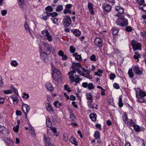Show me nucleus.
I'll return each instance as SVG.
<instances>
[{"instance_id":"obj_47","label":"nucleus","mask_w":146,"mask_h":146,"mask_svg":"<svg viewBox=\"0 0 146 146\" xmlns=\"http://www.w3.org/2000/svg\"><path fill=\"white\" fill-rule=\"evenodd\" d=\"M23 98H25V99H28L29 97V95L28 94H26L24 93L23 94Z\"/></svg>"},{"instance_id":"obj_15","label":"nucleus","mask_w":146,"mask_h":146,"mask_svg":"<svg viewBox=\"0 0 146 146\" xmlns=\"http://www.w3.org/2000/svg\"><path fill=\"white\" fill-rule=\"evenodd\" d=\"M90 117L93 121H95L96 119L97 115L95 113H91L90 115Z\"/></svg>"},{"instance_id":"obj_29","label":"nucleus","mask_w":146,"mask_h":146,"mask_svg":"<svg viewBox=\"0 0 146 146\" xmlns=\"http://www.w3.org/2000/svg\"><path fill=\"white\" fill-rule=\"evenodd\" d=\"M96 139H99L100 138V135L99 133L97 131H95L94 135Z\"/></svg>"},{"instance_id":"obj_41","label":"nucleus","mask_w":146,"mask_h":146,"mask_svg":"<svg viewBox=\"0 0 146 146\" xmlns=\"http://www.w3.org/2000/svg\"><path fill=\"white\" fill-rule=\"evenodd\" d=\"M123 121L125 123H127L128 122V118L126 115H125L124 117H123Z\"/></svg>"},{"instance_id":"obj_61","label":"nucleus","mask_w":146,"mask_h":146,"mask_svg":"<svg viewBox=\"0 0 146 146\" xmlns=\"http://www.w3.org/2000/svg\"><path fill=\"white\" fill-rule=\"evenodd\" d=\"M7 13V11L6 10H3L1 11V14L3 16L5 15Z\"/></svg>"},{"instance_id":"obj_20","label":"nucleus","mask_w":146,"mask_h":146,"mask_svg":"<svg viewBox=\"0 0 146 146\" xmlns=\"http://www.w3.org/2000/svg\"><path fill=\"white\" fill-rule=\"evenodd\" d=\"M46 88L50 91H52L53 90V88L50 83H47L45 85Z\"/></svg>"},{"instance_id":"obj_22","label":"nucleus","mask_w":146,"mask_h":146,"mask_svg":"<svg viewBox=\"0 0 146 146\" xmlns=\"http://www.w3.org/2000/svg\"><path fill=\"white\" fill-rule=\"evenodd\" d=\"M112 33L113 35H116L118 32L119 29L118 28L114 27L112 28Z\"/></svg>"},{"instance_id":"obj_37","label":"nucleus","mask_w":146,"mask_h":146,"mask_svg":"<svg viewBox=\"0 0 146 146\" xmlns=\"http://www.w3.org/2000/svg\"><path fill=\"white\" fill-rule=\"evenodd\" d=\"M70 50L72 53H74L75 51V49L73 46H71L70 47Z\"/></svg>"},{"instance_id":"obj_5","label":"nucleus","mask_w":146,"mask_h":146,"mask_svg":"<svg viewBox=\"0 0 146 146\" xmlns=\"http://www.w3.org/2000/svg\"><path fill=\"white\" fill-rule=\"evenodd\" d=\"M94 42L95 45L99 48L102 46V41L100 38L98 37L96 38L94 41Z\"/></svg>"},{"instance_id":"obj_39","label":"nucleus","mask_w":146,"mask_h":146,"mask_svg":"<svg viewBox=\"0 0 146 146\" xmlns=\"http://www.w3.org/2000/svg\"><path fill=\"white\" fill-rule=\"evenodd\" d=\"M96 56L94 54L92 55L90 58V60L92 61H96Z\"/></svg>"},{"instance_id":"obj_53","label":"nucleus","mask_w":146,"mask_h":146,"mask_svg":"<svg viewBox=\"0 0 146 146\" xmlns=\"http://www.w3.org/2000/svg\"><path fill=\"white\" fill-rule=\"evenodd\" d=\"M18 2L19 3V5H21V6L20 7H22V5H23L24 4V0H18Z\"/></svg>"},{"instance_id":"obj_56","label":"nucleus","mask_w":146,"mask_h":146,"mask_svg":"<svg viewBox=\"0 0 146 146\" xmlns=\"http://www.w3.org/2000/svg\"><path fill=\"white\" fill-rule=\"evenodd\" d=\"M50 16L52 17H55L56 16L58 15V13L56 12L51 13L50 14Z\"/></svg>"},{"instance_id":"obj_24","label":"nucleus","mask_w":146,"mask_h":146,"mask_svg":"<svg viewBox=\"0 0 146 146\" xmlns=\"http://www.w3.org/2000/svg\"><path fill=\"white\" fill-rule=\"evenodd\" d=\"M138 7L139 9L142 10L143 11L146 12V5L143 4V5H139Z\"/></svg>"},{"instance_id":"obj_51","label":"nucleus","mask_w":146,"mask_h":146,"mask_svg":"<svg viewBox=\"0 0 146 146\" xmlns=\"http://www.w3.org/2000/svg\"><path fill=\"white\" fill-rule=\"evenodd\" d=\"M82 76L89 79L92 78V76L89 74H87L84 73Z\"/></svg>"},{"instance_id":"obj_59","label":"nucleus","mask_w":146,"mask_h":146,"mask_svg":"<svg viewBox=\"0 0 146 146\" xmlns=\"http://www.w3.org/2000/svg\"><path fill=\"white\" fill-rule=\"evenodd\" d=\"M80 80H81L82 79L79 78H77L75 79L74 78V81L76 83H78L79 82Z\"/></svg>"},{"instance_id":"obj_27","label":"nucleus","mask_w":146,"mask_h":146,"mask_svg":"<svg viewBox=\"0 0 146 146\" xmlns=\"http://www.w3.org/2000/svg\"><path fill=\"white\" fill-rule=\"evenodd\" d=\"M40 57L41 58L43 59L44 58L48 57V56L45 52H43L41 53Z\"/></svg>"},{"instance_id":"obj_38","label":"nucleus","mask_w":146,"mask_h":146,"mask_svg":"<svg viewBox=\"0 0 146 146\" xmlns=\"http://www.w3.org/2000/svg\"><path fill=\"white\" fill-rule=\"evenodd\" d=\"M136 1L137 3L139 5H143L144 3V0H137Z\"/></svg>"},{"instance_id":"obj_50","label":"nucleus","mask_w":146,"mask_h":146,"mask_svg":"<svg viewBox=\"0 0 146 146\" xmlns=\"http://www.w3.org/2000/svg\"><path fill=\"white\" fill-rule=\"evenodd\" d=\"M69 78L70 80L71 83H73L74 80V76L73 75H70Z\"/></svg>"},{"instance_id":"obj_48","label":"nucleus","mask_w":146,"mask_h":146,"mask_svg":"<svg viewBox=\"0 0 146 146\" xmlns=\"http://www.w3.org/2000/svg\"><path fill=\"white\" fill-rule=\"evenodd\" d=\"M70 119H72V120L73 121H74L76 120V117L73 114H72L70 115Z\"/></svg>"},{"instance_id":"obj_43","label":"nucleus","mask_w":146,"mask_h":146,"mask_svg":"<svg viewBox=\"0 0 146 146\" xmlns=\"http://www.w3.org/2000/svg\"><path fill=\"white\" fill-rule=\"evenodd\" d=\"M45 10L47 11H48L50 12H52L53 11V9L51 7L48 6L45 8Z\"/></svg>"},{"instance_id":"obj_6","label":"nucleus","mask_w":146,"mask_h":146,"mask_svg":"<svg viewBox=\"0 0 146 146\" xmlns=\"http://www.w3.org/2000/svg\"><path fill=\"white\" fill-rule=\"evenodd\" d=\"M43 46L46 48L48 51L51 52L52 50L54 51V48L51 45L48 44L47 42H44L43 43Z\"/></svg>"},{"instance_id":"obj_52","label":"nucleus","mask_w":146,"mask_h":146,"mask_svg":"<svg viewBox=\"0 0 146 146\" xmlns=\"http://www.w3.org/2000/svg\"><path fill=\"white\" fill-rule=\"evenodd\" d=\"M75 70L79 74L82 75H83L84 73L82 72L80 69L78 68H75Z\"/></svg>"},{"instance_id":"obj_18","label":"nucleus","mask_w":146,"mask_h":146,"mask_svg":"<svg viewBox=\"0 0 146 146\" xmlns=\"http://www.w3.org/2000/svg\"><path fill=\"white\" fill-rule=\"evenodd\" d=\"M72 31L74 35L76 36H79L80 34V31L78 29L72 30Z\"/></svg>"},{"instance_id":"obj_8","label":"nucleus","mask_w":146,"mask_h":146,"mask_svg":"<svg viewBox=\"0 0 146 146\" xmlns=\"http://www.w3.org/2000/svg\"><path fill=\"white\" fill-rule=\"evenodd\" d=\"M102 8L106 11H109L111 8L110 5L106 3H103V4Z\"/></svg>"},{"instance_id":"obj_30","label":"nucleus","mask_w":146,"mask_h":146,"mask_svg":"<svg viewBox=\"0 0 146 146\" xmlns=\"http://www.w3.org/2000/svg\"><path fill=\"white\" fill-rule=\"evenodd\" d=\"M128 74L129 76L132 78L134 76V74L132 72V69H129L128 72Z\"/></svg>"},{"instance_id":"obj_31","label":"nucleus","mask_w":146,"mask_h":146,"mask_svg":"<svg viewBox=\"0 0 146 146\" xmlns=\"http://www.w3.org/2000/svg\"><path fill=\"white\" fill-rule=\"evenodd\" d=\"M118 105L119 106L120 108L122 107L123 106V104L122 102V99L121 96L119 97V98Z\"/></svg>"},{"instance_id":"obj_33","label":"nucleus","mask_w":146,"mask_h":146,"mask_svg":"<svg viewBox=\"0 0 146 146\" xmlns=\"http://www.w3.org/2000/svg\"><path fill=\"white\" fill-rule=\"evenodd\" d=\"M12 98L13 100L14 104H17L18 102L17 98L15 97H13Z\"/></svg>"},{"instance_id":"obj_46","label":"nucleus","mask_w":146,"mask_h":146,"mask_svg":"<svg viewBox=\"0 0 146 146\" xmlns=\"http://www.w3.org/2000/svg\"><path fill=\"white\" fill-rule=\"evenodd\" d=\"M75 58L79 61H81L82 60L81 56L80 55H76L75 57Z\"/></svg>"},{"instance_id":"obj_32","label":"nucleus","mask_w":146,"mask_h":146,"mask_svg":"<svg viewBox=\"0 0 146 146\" xmlns=\"http://www.w3.org/2000/svg\"><path fill=\"white\" fill-rule=\"evenodd\" d=\"M30 132L33 136L35 137V136L36 134L34 131V129L33 128H31L30 129Z\"/></svg>"},{"instance_id":"obj_9","label":"nucleus","mask_w":146,"mask_h":146,"mask_svg":"<svg viewBox=\"0 0 146 146\" xmlns=\"http://www.w3.org/2000/svg\"><path fill=\"white\" fill-rule=\"evenodd\" d=\"M133 71L138 75H140L142 74L141 71L140 70L139 68L137 66H135L134 67Z\"/></svg>"},{"instance_id":"obj_21","label":"nucleus","mask_w":146,"mask_h":146,"mask_svg":"<svg viewBox=\"0 0 146 146\" xmlns=\"http://www.w3.org/2000/svg\"><path fill=\"white\" fill-rule=\"evenodd\" d=\"M44 139L46 140V146H53L50 143L49 140L50 139L47 137H46L45 135H44Z\"/></svg>"},{"instance_id":"obj_42","label":"nucleus","mask_w":146,"mask_h":146,"mask_svg":"<svg viewBox=\"0 0 146 146\" xmlns=\"http://www.w3.org/2000/svg\"><path fill=\"white\" fill-rule=\"evenodd\" d=\"M115 74L113 73H111L110 75V78L111 80H113L115 77Z\"/></svg>"},{"instance_id":"obj_34","label":"nucleus","mask_w":146,"mask_h":146,"mask_svg":"<svg viewBox=\"0 0 146 146\" xmlns=\"http://www.w3.org/2000/svg\"><path fill=\"white\" fill-rule=\"evenodd\" d=\"M63 8V6L62 5H60L57 7L56 11L57 12L60 11H62Z\"/></svg>"},{"instance_id":"obj_63","label":"nucleus","mask_w":146,"mask_h":146,"mask_svg":"<svg viewBox=\"0 0 146 146\" xmlns=\"http://www.w3.org/2000/svg\"><path fill=\"white\" fill-rule=\"evenodd\" d=\"M16 113L17 115H21L22 114L21 112L19 110H17Z\"/></svg>"},{"instance_id":"obj_58","label":"nucleus","mask_w":146,"mask_h":146,"mask_svg":"<svg viewBox=\"0 0 146 146\" xmlns=\"http://www.w3.org/2000/svg\"><path fill=\"white\" fill-rule=\"evenodd\" d=\"M72 5L71 4H68L66 5L65 8L66 9H70L72 7Z\"/></svg>"},{"instance_id":"obj_35","label":"nucleus","mask_w":146,"mask_h":146,"mask_svg":"<svg viewBox=\"0 0 146 146\" xmlns=\"http://www.w3.org/2000/svg\"><path fill=\"white\" fill-rule=\"evenodd\" d=\"M88 89L90 90L93 89L94 88V86L92 83H90L88 84Z\"/></svg>"},{"instance_id":"obj_12","label":"nucleus","mask_w":146,"mask_h":146,"mask_svg":"<svg viewBox=\"0 0 146 146\" xmlns=\"http://www.w3.org/2000/svg\"><path fill=\"white\" fill-rule=\"evenodd\" d=\"M46 125L48 127H51L52 125V123L49 117H47L46 118Z\"/></svg>"},{"instance_id":"obj_26","label":"nucleus","mask_w":146,"mask_h":146,"mask_svg":"<svg viewBox=\"0 0 146 146\" xmlns=\"http://www.w3.org/2000/svg\"><path fill=\"white\" fill-rule=\"evenodd\" d=\"M53 104L54 106L58 108H60L61 105V103H59L58 101H56L54 102Z\"/></svg>"},{"instance_id":"obj_54","label":"nucleus","mask_w":146,"mask_h":146,"mask_svg":"<svg viewBox=\"0 0 146 146\" xmlns=\"http://www.w3.org/2000/svg\"><path fill=\"white\" fill-rule=\"evenodd\" d=\"M64 88L65 90H67L68 92H71V90L70 89H68L69 88V87L68 85H66L64 86Z\"/></svg>"},{"instance_id":"obj_49","label":"nucleus","mask_w":146,"mask_h":146,"mask_svg":"<svg viewBox=\"0 0 146 146\" xmlns=\"http://www.w3.org/2000/svg\"><path fill=\"white\" fill-rule=\"evenodd\" d=\"M88 106L90 108H92V109L96 108V109H98V108L97 107H94V105L93 104L90 103V104H88Z\"/></svg>"},{"instance_id":"obj_55","label":"nucleus","mask_w":146,"mask_h":146,"mask_svg":"<svg viewBox=\"0 0 146 146\" xmlns=\"http://www.w3.org/2000/svg\"><path fill=\"white\" fill-rule=\"evenodd\" d=\"M113 86L114 88L117 89H119V85L115 83L113 84Z\"/></svg>"},{"instance_id":"obj_23","label":"nucleus","mask_w":146,"mask_h":146,"mask_svg":"<svg viewBox=\"0 0 146 146\" xmlns=\"http://www.w3.org/2000/svg\"><path fill=\"white\" fill-rule=\"evenodd\" d=\"M70 141L73 144L76 146L78 145V143L76 141V139L74 137H71L70 139Z\"/></svg>"},{"instance_id":"obj_17","label":"nucleus","mask_w":146,"mask_h":146,"mask_svg":"<svg viewBox=\"0 0 146 146\" xmlns=\"http://www.w3.org/2000/svg\"><path fill=\"white\" fill-rule=\"evenodd\" d=\"M136 97L137 98V101L139 103H143L144 102V99L142 98L139 97L138 94V92L136 91Z\"/></svg>"},{"instance_id":"obj_28","label":"nucleus","mask_w":146,"mask_h":146,"mask_svg":"<svg viewBox=\"0 0 146 146\" xmlns=\"http://www.w3.org/2000/svg\"><path fill=\"white\" fill-rule=\"evenodd\" d=\"M133 127L134 128V129L135 131L137 132L139 131L140 130V127L139 126L137 125H133Z\"/></svg>"},{"instance_id":"obj_11","label":"nucleus","mask_w":146,"mask_h":146,"mask_svg":"<svg viewBox=\"0 0 146 146\" xmlns=\"http://www.w3.org/2000/svg\"><path fill=\"white\" fill-rule=\"evenodd\" d=\"M88 7L89 9V11L91 14L92 15H94V12L93 11L94 9L92 4V3L90 2L88 3Z\"/></svg>"},{"instance_id":"obj_16","label":"nucleus","mask_w":146,"mask_h":146,"mask_svg":"<svg viewBox=\"0 0 146 146\" xmlns=\"http://www.w3.org/2000/svg\"><path fill=\"white\" fill-rule=\"evenodd\" d=\"M46 36V39L49 42H51L52 41V36L50 35V33L49 32H47V34L45 35Z\"/></svg>"},{"instance_id":"obj_19","label":"nucleus","mask_w":146,"mask_h":146,"mask_svg":"<svg viewBox=\"0 0 146 146\" xmlns=\"http://www.w3.org/2000/svg\"><path fill=\"white\" fill-rule=\"evenodd\" d=\"M76 66H78L79 68H81V67L82 66L80 65V63H72V67L73 70Z\"/></svg>"},{"instance_id":"obj_57","label":"nucleus","mask_w":146,"mask_h":146,"mask_svg":"<svg viewBox=\"0 0 146 146\" xmlns=\"http://www.w3.org/2000/svg\"><path fill=\"white\" fill-rule=\"evenodd\" d=\"M125 29L126 31L128 32L131 31L132 30L130 26L126 27Z\"/></svg>"},{"instance_id":"obj_2","label":"nucleus","mask_w":146,"mask_h":146,"mask_svg":"<svg viewBox=\"0 0 146 146\" xmlns=\"http://www.w3.org/2000/svg\"><path fill=\"white\" fill-rule=\"evenodd\" d=\"M116 23L118 25L122 27H125L128 25V20L123 16H121L117 19Z\"/></svg>"},{"instance_id":"obj_25","label":"nucleus","mask_w":146,"mask_h":146,"mask_svg":"<svg viewBox=\"0 0 146 146\" xmlns=\"http://www.w3.org/2000/svg\"><path fill=\"white\" fill-rule=\"evenodd\" d=\"M86 96L87 99L88 100H90L91 102H93L92 95L90 93H88L86 94Z\"/></svg>"},{"instance_id":"obj_64","label":"nucleus","mask_w":146,"mask_h":146,"mask_svg":"<svg viewBox=\"0 0 146 146\" xmlns=\"http://www.w3.org/2000/svg\"><path fill=\"white\" fill-rule=\"evenodd\" d=\"M70 99L71 100H74L76 99L75 97L73 95L70 96Z\"/></svg>"},{"instance_id":"obj_4","label":"nucleus","mask_w":146,"mask_h":146,"mask_svg":"<svg viewBox=\"0 0 146 146\" xmlns=\"http://www.w3.org/2000/svg\"><path fill=\"white\" fill-rule=\"evenodd\" d=\"M131 45L132 46L134 50H141V44L135 40H132L131 42Z\"/></svg>"},{"instance_id":"obj_10","label":"nucleus","mask_w":146,"mask_h":146,"mask_svg":"<svg viewBox=\"0 0 146 146\" xmlns=\"http://www.w3.org/2000/svg\"><path fill=\"white\" fill-rule=\"evenodd\" d=\"M46 109L47 110L51 113H53L54 110L51 106L50 103H47L46 105Z\"/></svg>"},{"instance_id":"obj_62","label":"nucleus","mask_w":146,"mask_h":146,"mask_svg":"<svg viewBox=\"0 0 146 146\" xmlns=\"http://www.w3.org/2000/svg\"><path fill=\"white\" fill-rule=\"evenodd\" d=\"M88 84L87 82H84L82 83V86L84 88H86L88 86Z\"/></svg>"},{"instance_id":"obj_7","label":"nucleus","mask_w":146,"mask_h":146,"mask_svg":"<svg viewBox=\"0 0 146 146\" xmlns=\"http://www.w3.org/2000/svg\"><path fill=\"white\" fill-rule=\"evenodd\" d=\"M22 109L24 112L28 113L30 110V107L29 106L24 103H23Z\"/></svg>"},{"instance_id":"obj_44","label":"nucleus","mask_w":146,"mask_h":146,"mask_svg":"<svg viewBox=\"0 0 146 146\" xmlns=\"http://www.w3.org/2000/svg\"><path fill=\"white\" fill-rule=\"evenodd\" d=\"M19 126L17 125L16 126L14 127L13 128V130L15 132H17L19 129Z\"/></svg>"},{"instance_id":"obj_60","label":"nucleus","mask_w":146,"mask_h":146,"mask_svg":"<svg viewBox=\"0 0 146 146\" xmlns=\"http://www.w3.org/2000/svg\"><path fill=\"white\" fill-rule=\"evenodd\" d=\"M118 13L120 14H122L124 12V10L123 8L121 7L119 10L118 11Z\"/></svg>"},{"instance_id":"obj_36","label":"nucleus","mask_w":146,"mask_h":146,"mask_svg":"<svg viewBox=\"0 0 146 146\" xmlns=\"http://www.w3.org/2000/svg\"><path fill=\"white\" fill-rule=\"evenodd\" d=\"M11 65L14 67H16L18 65V63L16 60H13L11 63Z\"/></svg>"},{"instance_id":"obj_1","label":"nucleus","mask_w":146,"mask_h":146,"mask_svg":"<svg viewBox=\"0 0 146 146\" xmlns=\"http://www.w3.org/2000/svg\"><path fill=\"white\" fill-rule=\"evenodd\" d=\"M51 67L52 70V77L57 82L61 80V75L60 72L53 65Z\"/></svg>"},{"instance_id":"obj_3","label":"nucleus","mask_w":146,"mask_h":146,"mask_svg":"<svg viewBox=\"0 0 146 146\" xmlns=\"http://www.w3.org/2000/svg\"><path fill=\"white\" fill-rule=\"evenodd\" d=\"M63 22L64 27H67L69 26L71 23L70 16L67 15L63 19Z\"/></svg>"},{"instance_id":"obj_13","label":"nucleus","mask_w":146,"mask_h":146,"mask_svg":"<svg viewBox=\"0 0 146 146\" xmlns=\"http://www.w3.org/2000/svg\"><path fill=\"white\" fill-rule=\"evenodd\" d=\"M25 29L26 31L27 32H29L31 36H33L32 33L31 32V29L29 27V25L27 23H26L25 24Z\"/></svg>"},{"instance_id":"obj_40","label":"nucleus","mask_w":146,"mask_h":146,"mask_svg":"<svg viewBox=\"0 0 146 146\" xmlns=\"http://www.w3.org/2000/svg\"><path fill=\"white\" fill-rule=\"evenodd\" d=\"M48 17L47 16L45 13H43L42 15V19L44 20H46L48 19Z\"/></svg>"},{"instance_id":"obj_14","label":"nucleus","mask_w":146,"mask_h":146,"mask_svg":"<svg viewBox=\"0 0 146 146\" xmlns=\"http://www.w3.org/2000/svg\"><path fill=\"white\" fill-rule=\"evenodd\" d=\"M139 92V95H138L139 97L141 98H143L144 96H146V93L142 91L141 89L138 88Z\"/></svg>"},{"instance_id":"obj_45","label":"nucleus","mask_w":146,"mask_h":146,"mask_svg":"<svg viewBox=\"0 0 146 146\" xmlns=\"http://www.w3.org/2000/svg\"><path fill=\"white\" fill-rule=\"evenodd\" d=\"M64 14H66L68 13H71L72 12L70 9H66L64 10Z\"/></svg>"}]
</instances>
